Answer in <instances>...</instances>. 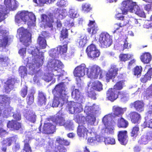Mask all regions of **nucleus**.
Listing matches in <instances>:
<instances>
[{
	"instance_id": "obj_1",
	"label": "nucleus",
	"mask_w": 152,
	"mask_h": 152,
	"mask_svg": "<svg viewBox=\"0 0 152 152\" xmlns=\"http://www.w3.org/2000/svg\"><path fill=\"white\" fill-rule=\"evenodd\" d=\"M29 54L32 55V63L29 65V69L32 73L35 72L36 69L42 66L43 64L44 59V53L39 51L36 47H30L28 49Z\"/></svg>"
},
{
	"instance_id": "obj_2",
	"label": "nucleus",
	"mask_w": 152,
	"mask_h": 152,
	"mask_svg": "<svg viewBox=\"0 0 152 152\" xmlns=\"http://www.w3.org/2000/svg\"><path fill=\"white\" fill-rule=\"evenodd\" d=\"M21 19L24 22L27 23L29 26H34L36 20L35 15L32 12L26 11H23L18 14L15 17V20L18 22Z\"/></svg>"
},
{
	"instance_id": "obj_3",
	"label": "nucleus",
	"mask_w": 152,
	"mask_h": 152,
	"mask_svg": "<svg viewBox=\"0 0 152 152\" xmlns=\"http://www.w3.org/2000/svg\"><path fill=\"white\" fill-rule=\"evenodd\" d=\"M113 113L105 115L103 118L102 121L105 125L106 124H108V118H111L114 121V120L116 121V118L117 117H122L124 113V110L123 108L114 106L113 108Z\"/></svg>"
},
{
	"instance_id": "obj_4",
	"label": "nucleus",
	"mask_w": 152,
	"mask_h": 152,
	"mask_svg": "<svg viewBox=\"0 0 152 152\" xmlns=\"http://www.w3.org/2000/svg\"><path fill=\"white\" fill-rule=\"evenodd\" d=\"M18 32L21 35L20 38V41L25 46H28L31 40V35L30 33L23 27L18 29Z\"/></svg>"
},
{
	"instance_id": "obj_5",
	"label": "nucleus",
	"mask_w": 152,
	"mask_h": 152,
	"mask_svg": "<svg viewBox=\"0 0 152 152\" xmlns=\"http://www.w3.org/2000/svg\"><path fill=\"white\" fill-rule=\"evenodd\" d=\"M101 47L107 48L112 43V37L106 32H103L99 35V39Z\"/></svg>"
},
{
	"instance_id": "obj_6",
	"label": "nucleus",
	"mask_w": 152,
	"mask_h": 152,
	"mask_svg": "<svg viewBox=\"0 0 152 152\" xmlns=\"http://www.w3.org/2000/svg\"><path fill=\"white\" fill-rule=\"evenodd\" d=\"M86 52L88 57L92 60L98 57L100 54V50L93 44H91L87 46L86 50Z\"/></svg>"
},
{
	"instance_id": "obj_7",
	"label": "nucleus",
	"mask_w": 152,
	"mask_h": 152,
	"mask_svg": "<svg viewBox=\"0 0 152 152\" xmlns=\"http://www.w3.org/2000/svg\"><path fill=\"white\" fill-rule=\"evenodd\" d=\"M119 68L118 66L114 64L110 65V67L105 75V78L107 82H109L112 79L117 77Z\"/></svg>"
},
{
	"instance_id": "obj_8",
	"label": "nucleus",
	"mask_w": 152,
	"mask_h": 152,
	"mask_svg": "<svg viewBox=\"0 0 152 152\" xmlns=\"http://www.w3.org/2000/svg\"><path fill=\"white\" fill-rule=\"evenodd\" d=\"M88 73H87L88 77L91 79H97L98 76L102 75V71L100 67L96 65L90 66L88 68Z\"/></svg>"
},
{
	"instance_id": "obj_9",
	"label": "nucleus",
	"mask_w": 152,
	"mask_h": 152,
	"mask_svg": "<svg viewBox=\"0 0 152 152\" xmlns=\"http://www.w3.org/2000/svg\"><path fill=\"white\" fill-rule=\"evenodd\" d=\"M82 103L77 101L76 102L72 101L69 102L67 106L69 113L72 114L81 112L82 110L81 104Z\"/></svg>"
},
{
	"instance_id": "obj_10",
	"label": "nucleus",
	"mask_w": 152,
	"mask_h": 152,
	"mask_svg": "<svg viewBox=\"0 0 152 152\" xmlns=\"http://www.w3.org/2000/svg\"><path fill=\"white\" fill-rule=\"evenodd\" d=\"M41 21L45 23V27L52 28L53 24L54 22L53 14L49 13L47 15L43 14L41 16Z\"/></svg>"
},
{
	"instance_id": "obj_11",
	"label": "nucleus",
	"mask_w": 152,
	"mask_h": 152,
	"mask_svg": "<svg viewBox=\"0 0 152 152\" xmlns=\"http://www.w3.org/2000/svg\"><path fill=\"white\" fill-rule=\"evenodd\" d=\"M88 68L86 67L85 64H82L75 68L73 74L75 77L80 78L83 77L86 72L87 74L88 73Z\"/></svg>"
},
{
	"instance_id": "obj_12",
	"label": "nucleus",
	"mask_w": 152,
	"mask_h": 152,
	"mask_svg": "<svg viewBox=\"0 0 152 152\" xmlns=\"http://www.w3.org/2000/svg\"><path fill=\"white\" fill-rule=\"evenodd\" d=\"M118 81L114 85L113 88L116 90H120L123 89L126 82L125 76L123 73H120L117 77Z\"/></svg>"
},
{
	"instance_id": "obj_13",
	"label": "nucleus",
	"mask_w": 152,
	"mask_h": 152,
	"mask_svg": "<svg viewBox=\"0 0 152 152\" xmlns=\"http://www.w3.org/2000/svg\"><path fill=\"white\" fill-rule=\"evenodd\" d=\"M48 149L47 151L54 149L55 152H66V149L65 147L61 146L59 145H56L55 142L52 140H50L48 142Z\"/></svg>"
},
{
	"instance_id": "obj_14",
	"label": "nucleus",
	"mask_w": 152,
	"mask_h": 152,
	"mask_svg": "<svg viewBox=\"0 0 152 152\" xmlns=\"http://www.w3.org/2000/svg\"><path fill=\"white\" fill-rule=\"evenodd\" d=\"M118 91L114 88H109L106 92V98L111 102H113L118 98Z\"/></svg>"
},
{
	"instance_id": "obj_15",
	"label": "nucleus",
	"mask_w": 152,
	"mask_h": 152,
	"mask_svg": "<svg viewBox=\"0 0 152 152\" xmlns=\"http://www.w3.org/2000/svg\"><path fill=\"white\" fill-rule=\"evenodd\" d=\"M127 132L126 130L120 131L118 132V139L120 143L123 145H126L128 141Z\"/></svg>"
},
{
	"instance_id": "obj_16",
	"label": "nucleus",
	"mask_w": 152,
	"mask_h": 152,
	"mask_svg": "<svg viewBox=\"0 0 152 152\" xmlns=\"http://www.w3.org/2000/svg\"><path fill=\"white\" fill-rule=\"evenodd\" d=\"M7 127L12 131H18L21 128V123L14 120L9 121Z\"/></svg>"
},
{
	"instance_id": "obj_17",
	"label": "nucleus",
	"mask_w": 152,
	"mask_h": 152,
	"mask_svg": "<svg viewBox=\"0 0 152 152\" xmlns=\"http://www.w3.org/2000/svg\"><path fill=\"white\" fill-rule=\"evenodd\" d=\"M129 117L132 123L134 124H139L141 119V115L135 111H132L129 114Z\"/></svg>"
},
{
	"instance_id": "obj_18",
	"label": "nucleus",
	"mask_w": 152,
	"mask_h": 152,
	"mask_svg": "<svg viewBox=\"0 0 152 152\" xmlns=\"http://www.w3.org/2000/svg\"><path fill=\"white\" fill-rule=\"evenodd\" d=\"M84 123L81 122L79 123L77 129V133L78 135L80 137H86L88 132V130L84 125Z\"/></svg>"
},
{
	"instance_id": "obj_19",
	"label": "nucleus",
	"mask_w": 152,
	"mask_h": 152,
	"mask_svg": "<svg viewBox=\"0 0 152 152\" xmlns=\"http://www.w3.org/2000/svg\"><path fill=\"white\" fill-rule=\"evenodd\" d=\"M18 136L17 135L4 139L1 142V145L2 146H10L13 142H16Z\"/></svg>"
},
{
	"instance_id": "obj_20",
	"label": "nucleus",
	"mask_w": 152,
	"mask_h": 152,
	"mask_svg": "<svg viewBox=\"0 0 152 152\" xmlns=\"http://www.w3.org/2000/svg\"><path fill=\"white\" fill-rule=\"evenodd\" d=\"M63 84V83H61L56 85L53 90V94L55 95H58L59 97L62 96L63 93H64L65 92Z\"/></svg>"
},
{
	"instance_id": "obj_21",
	"label": "nucleus",
	"mask_w": 152,
	"mask_h": 152,
	"mask_svg": "<svg viewBox=\"0 0 152 152\" xmlns=\"http://www.w3.org/2000/svg\"><path fill=\"white\" fill-rule=\"evenodd\" d=\"M56 127L52 124L46 123L44 124L43 127V132L45 134H52L55 131Z\"/></svg>"
},
{
	"instance_id": "obj_22",
	"label": "nucleus",
	"mask_w": 152,
	"mask_h": 152,
	"mask_svg": "<svg viewBox=\"0 0 152 152\" xmlns=\"http://www.w3.org/2000/svg\"><path fill=\"white\" fill-rule=\"evenodd\" d=\"M52 121L55 123L57 125L62 126L64 123L65 120L62 117V113H59L57 114L56 116L52 118Z\"/></svg>"
},
{
	"instance_id": "obj_23",
	"label": "nucleus",
	"mask_w": 152,
	"mask_h": 152,
	"mask_svg": "<svg viewBox=\"0 0 152 152\" xmlns=\"http://www.w3.org/2000/svg\"><path fill=\"white\" fill-rule=\"evenodd\" d=\"M72 97L75 99L76 101L80 103H83L84 102V98L78 89H75L72 93Z\"/></svg>"
},
{
	"instance_id": "obj_24",
	"label": "nucleus",
	"mask_w": 152,
	"mask_h": 152,
	"mask_svg": "<svg viewBox=\"0 0 152 152\" xmlns=\"http://www.w3.org/2000/svg\"><path fill=\"white\" fill-rule=\"evenodd\" d=\"M122 6L126 8L131 12H133V9L136 5L134 3L130 0H124L121 3Z\"/></svg>"
},
{
	"instance_id": "obj_25",
	"label": "nucleus",
	"mask_w": 152,
	"mask_h": 152,
	"mask_svg": "<svg viewBox=\"0 0 152 152\" xmlns=\"http://www.w3.org/2000/svg\"><path fill=\"white\" fill-rule=\"evenodd\" d=\"M141 61L144 64L150 63L152 59V56L149 52H145L140 56Z\"/></svg>"
},
{
	"instance_id": "obj_26",
	"label": "nucleus",
	"mask_w": 152,
	"mask_h": 152,
	"mask_svg": "<svg viewBox=\"0 0 152 152\" xmlns=\"http://www.w3.org/2000/svg\"><path fill=\"white\" fill-rule=\"evenodd\" d=\"M4 4L7 8L15 9L18 6V1L15 0H4Z\"/></svg>"
},
{
	"instance_id": "obj_27",
	"label": "nucleus",
	"mask_w": 152,
	"mask_h": 152,
	"mask_svg": "<svg viewBox=\"0 0 152 152\" xmlns=\"http://www.w3.org/2000/svg\"><path fill=\"white\" fill-rule=\"evenodd\" d=\"M69 42L68 40H65L62 42V43L63 44V46L60 45L57 47V51L58 53L63 54L66 53L67 50V45Z\"/></svg>"
},
{
	"instance_id": "obj_28",
	"label": "nucleus",
	"mask_w": 152,
	"mask_h": 152,
	"mask_svg": "<svg viewBox=\"0 0 152 152\" xmlns=\"http://www.w3.org/2000/svg\"><path fill=\"white\" fill-rule=\"evenodd\" d=\"M14 79L12 78L8 79L5 82L4 86L5 92L7 93H9L13 88Z\"/></svg>"
},
{
	"instance_id": "obj_29",
	"label": "nucleus",
	"mask_w": 152,
	"mask_h": 152,
	"mask_svg": "<svg viewBox=\"0 0 152 152\" xmlns=\"http://www.w3.org/2000/svg\"><path fill=\"white\" fill-rule=\"evenodd\" d=\"M115 18L118 20H120L121 21L118 23L119 24L120 26L122 27L126 26L129 23V20L127 18H125L124 16H119L118 14H117L115 15Z\"/></svg>"
},
{
	"instance_id": "obj_30",
	"label": "nucleus",
	"mask_w": 152,
	"mask_h": 152,
	"mask_svg": "<svg viewBox=\"0 0 152 152\" xmlns=\"http://www.w3.org/2000/svg\"><path fill=\"white\" fill-rule=\"evenodd\" d=\"M37 103L39 105H45L46 104L47 99L46 96L42 92H40L38 93Z\"/></svg>"
},
{
	"instance_id": "obj_31",
	"label": "nucleus",
	"mask_w": 152,
	"mask_h": 152,
	"mask_svg": "<svg viewBox=\"0 0 152 152\" xmlns=\"http://www.w3.org/2000/svg\"><path fill=\"white\" fill-rule=\"evenodd\" d=\"M50 67L51 70L57 71L62 67L61 62L57 60H53L51 63Z\"/></svg>"
},
{
	"instance_id": "obj_32",
	"label": "nucleus",
	"mask_w": 152,
	"mask_h": 152,
	"mask_svg": "<svg viewBox=\"0 0 152 152\" xmlns=\"http://www.w3.org/2000/svg\"><path fill=\"white\" fill-rule=\"evenodd\" d=\"M133 105L134 107L137 111L140 112L143 111L144 104L142 101H136L134 102Z\"/></svg>"
},
{
	"instance_id": "obj_33",
	"label": "nucleus",
	"mask_w": 152,
	"mask_h": 152,
	"mask_svg": "<svg viewBox=\"0 0 152 152\" xmlns=\"http://www.w3.org/2000/svg\"><path fill=\"white\" fill-rule=\"evenodd\" d=\"M128 121L123 118L121 117L117 121V126L119 128H126L128 126Z\"/></svg>"
},
{
	"instance_id": "obj_34",
	"label": "nucleus",
	"mask_w": 152,
	"mask_h": 152,
	"mask_svg": "<svg viewBox=\"0 0 152 152\" xmlns=\"http://www.w3.org/2000/svg\"><path fill=\"white\" fill-rule=\"evenodd\" d=\"M68 33L67 30L66 28H63L61 31L60 36V40L62 42L64 40H68L69 41V39H68Z\"/></svg>"
},
{
	"instance_id": "obj_35",
	"label": "nucleus",
	"mask_w": 152,
	"mask_h": 152,
	"mask_svg": "<svg viewBox=\"0 0 152 152\" xmlns=\"http://www.w3.org/2000/svg\"><path fill=\"white\" fill-rule=\"evenodd\" d=\"M37 41L40 49H44L46 48L47 43L46 40L44 37L39 36L38 37Z\"/></svg>"
},
{
	"instance_id": "obj_36",
	"label": "nucleus",
	"mask_w": 152,
	"mask_h": 152,
	"mask_svg": "<svg viewBox=\"0 0 152 152\" xmlns=\"http://www.w3.org/2000/svg\"><path fill=\"white\" fill-rule=\"evenodd\" d=\"M93 88L98 91H100L103 89V85L99 81H94L92 84Z\"/></svg>"
},
{
	"instance_id": "obj_37",
	"label": "nucleus",
	"mask_w": 152,
	"mask_h": 152,
	"mask_svg": "<svg viewBox=\"0 0 152 152\" xmlns=\"http://www.w3.org/2000/svg\"><path fill=\"white\" fill-rule=\"evenodd\" d=\"M118 97L121 101L123 102H125L129 99V96L124 91H118Z\"/></svg>"
},
{
	"instance_id": "obj_38",
	"label": "nucleus",
	"mask_w": 152,
	"mask_h": 152,
	"mask_svg": "<svg viewBox=\"0 0 152 152\" xmlns=\"http://www.w3.org/2000/svg\"><path fill=\"white\" fill-rule=\"evenodd\" d=\"M134 8L133 12H134L136 14L141 17L144 18L146 17L144 11L140 9L138 6L136 5Z\"/></svg>"
},
{
	"instance_id": "obj_39",
	"label": "nucleus",
	"mask_w": 152,
	"mask_h": 152,
	"mask_svg": "<svg viewBox=\"0 0 152 152\" xmlns=\"http://www.w3.org/2000/svg\"><path fill=\"white\" fill-rule=\"evenodd\" d=\"M86 43V40L82 36L79 37L76 41V44L79 48L83 47Z\"/></svg>"
},
{
	"instance_id": "obj_40",
	"label": "nucleus",
	"mask_w": 152,
	"mask_h": 152,
	"mask_svg": "<svg viewBox=\"0 0 152 152\" xmlns=\"http://www.w3.org/2000/svg\"><path fill=\"white\" fill-rule=\"evenodd\" d=\"M142 70V68L141 66H136L133 69V74L137 77H140L141 75Z\"/></svg>"
},
{
	"instance_id": "obj_41",
	"label": "nucleus",
	"mask_w": 152,
	"mask_h": 152,
	"mask_svg": "<svg viewBox=\"0 0 152 152\" xmlns=\"http://www.w3.org/2000/svg\"><path fill=\"white\" fill-rule=\"evenodd\" d=\"M34 94L33 92H31L29 93L27 95L26 101L28 105H31L33 103L34 100Z\"/></svg>"
},
{
	"instance_id": "obj_42",
	"label": "nucleus",
	"mask_w": 152,
	"mask_h": 152,
	"mask_svg": "<svg viewBox=\"0 0 152 152\" xmlns=\"http://www.w3.org/2000/svg\"><path fill=\"white\" fill-rule=\"evenodd\" d=\"M25 116L26 119L31 123H34L36 121V115L33 113H29L28 114H26Z\"/></svg>"
},
{
	"instance_id": "obj_43",
	"label": "nucleus",
	"mask_w": 152,
	"mask_h": 152,
	"mask_svg": "<svg viewBox=\"0 0 152 152\" xmlns=\"http://www.w3.org/2000/svg\"><path fill=\"white\" fill-rule=\"evenodd\" d=\"M144 96L148 99L152 98V84L146 89Z\"/></svg>"
},
{
	"instance_id": "obj_44",
	"label": "nucleus",
	"mask_w": 152,
	"mask_h": 152,
	"mask_svg": "<svg viewBox=\"0 0 152 152\" xmlns=\"http://www.w3.org/2000/svg\"><path fill=\"white\" fill-rule=\"evenodd\" d=\"M9 37L8 36H4L2 39H0V48H5L9 40Z\"/></svg>"
},
{
	"instance_id": "obj_45",
	"label": "nucleus",
	"mask_w": 152,
	"mask_h": 152,
	"mask_svg": "<svg viewBox=\"0 0 152 152\" xmlns=\"http://www.w3.org/2000/svg\"><path fill=\"white\" fill-rule=\"evenodd\" d=\"M99 138L102 140L104 139V142L105 144L114 145L115 143V139L113 138L110 137L106 138L100 137Z\"/></svg>"
},
{
	"instance_id": "obj_46",
	"label": "nucleus",
	"mask_w": 152,
	"mask_h": 152,
	"mask_svg": "<svg viewBox=\"0 0 152 152\" xmlns=\"http://www.w3.org/2000/svg\"><path fill=\"white\" fill-rule=\"evenodd\" d=\"M27 72V68L26 66H21L19 67L18 72L21 77H24L25 76H26Z\"/></svg>"
},
{
	"instance_id": "obj_47",
	"label": "nucleus",
	"mask_w": 152,
	"mask_h": 152,
	"mask_svg": "<svg viewBox=\"0 0 152 152\" xmlns=\"http://www.w3.org/2000/svg\"><path fill=\"white\" fill-rule=\"evenodd\" d=\"M131 57V55H129L128 54H120L119 57L121 61L125 62L129 60Z\"/></svg>"
},
{
	"instance_id": "obj_48",
	"label": "nucleus",
	"mask_w": 152,
	"mask_h": 152,
	"mask_svg": "<svg viewBox=\"0 0 152 152\" xmlns=\"http://www.w3.org/2000/svg\"><path fill=\"white\" fill-rule=\"evenodd\" d=\"M91 9L92 8L90 4L86 3L82 4V11L84 13H88L90 12Z\"/></svg>"
},
{
	"instance_id": "obj_49",
	"label": "nucleus",
	"mask_w": 152,
	"mask_h": 152,
	"mask_svg": "<svg viewBox=\"0 0 152 152\" xmlns=\"http://www.w3.org/2000/svg\"><path fill=\"white\" fill-rule=\"evenodd\" d=\"M139 130V128L138 125H136L134 126L130 132V136L132 137H136L138 134V132Z\"/></svg>"
},
{
	"instance_id": "obj_50",
	"label": "nucleus",
	"mask_w": 152,
	"mask_h": 152,
	"mask_svg": "<svg viewBox=\"0 0 152 152\" xmlns=\"http://www.w3.org/2000/svg\"><path fill=\"white\" fill-rule=\"evenodd\" d=\"M114 128L113 126H110L108 124L104 129V133L107 134H112L114 133Z\"/></svg>"
},
{
	"instance_id": "obj_51",
	"label": "nucleus",
	"mask_w": 152,
	"mask_h": 152,
	"mask_svg": "<svg viewBox=\"0 0 152 152\" xmlns=\"http://www.w3.org/2000/svg\"><path fill=\"white\" fill-rule=\"evenodd\" d=\"M99 29L96 25H93L92 27L91 28H87V31L88 32L92 35H93L96 34Z\"/></svg>"
},
{
	"instance_id": "obj_52",
	"label": "nucleus",
	"mask_w": 152,
	"mask_h": 152,
	"mask_svg": "<svg viewBox=\"0 0 152 152\" xmlns=\"http://www.w3.org/2000/svg\"><path fill=\"white\" fill-rule=\"evenodd\" d=\"M54 75L53 74L48 73L44 74L43 77V79L46 82H49L52 80Z\"/></svg>"
},
{
	"instance_id": "obj_53",
	"label": "nucleus",
	"mask_w": 152,
	"mask_h": 152,
	"mask_svg": "<svg viewBox=\"0 0 152 152\" xmlns=\"http://www.w3.org/2000/svg\"><path fill=\"white\" fill-rule=\"evenodd\" d=\"M96 106H95L94 104L91 106L86 107L85 109V111L88 113H90L93 111H96Z\"/></svg>"
},
{
	"instance_id": "obj_54",
	"label": "nucleus",
	"mask_w": 152,
	"mask_h": 152,
	"mask_svg": "<svg viewBox=\"0 0 152 152\" xmlns=\"http://www.w3.org/2000/svg\"><path fill=\"white\" fill-rule=\"evenodd\" d=\"M64 123L62 126H64L66 129H72V124L70 121H65Z\"/></svg>"
},
{
	"instance_id": "obj_55",
	"label": "nucleus",
	"mask_w": 152,
	"mask_h": 152,
	"mask_svg": "<svg viewBox=\"0 0 152 152\" xmlns=\"http://www.w3.org/2000/svg\"><path fill=\"white\" fill-rule=\"evenodd\" d=\"M23 150L26 152H31V147L28 141L25 142Z\"/></svg>"
},
{
	"instance_id": "obj_56",
	"label": "nucleus",
	"mask_w": 152,
	"mask_h": 152,
	"mask_svg": "<svg viewBox=\"0 0 152 152\" xmlns=\"http://www.w3.org/2000/svg\"><path fill=\"white\" fill-rule=\"evenodd\" d=\"M69 15L71 18H74L77 17L79 15L77 14V11L74 9H71L69 10Z\"/></svg>"
},
{
	"instance_id": "obj_57",
	"label": "nucleus",
	"mask_w": 152,
	"mask_h": 152,
	"mask_svg": "<svg viewBox=\"0 0 152 152\" xmlns=\"http://www.w3.org/2000/svg\"><path fill=\"white\" fill-rule=\"evenodd\" d=\"M27 92L28 87L26 86H25L21 89L20 94L22 97L25 98L27 95Z\"/></svg>"
},
{
	"instance_id": "obj_58",
	"label": "nucleus",
	"mask_w": 152,
	"mask_h": 152,
	"mask_svg": "<svg viewBox=\"0 0 152 152\" xmlns=\"http://www.w3.org/2000/svg\"><path fill=\"white\" fill-rule=\"evenodd\" d=\"M151 78L150 75H148L147 73H146L141 78L140 80L143 83H146L148 80H150Z\"/></svg>"
},
{
	"instance_id": "obj_59",
	"label": "nucleus",
	"mask_w": 152,
	"mask_h": 152,
	"mask_svg": "<svg viewBox=\"0 0 152 152\" xmlns=\"http://www.w3.org/2000/svg\"><path fill=\"white\" fill-rule=\"evenodd\" d=\"M59 98L58 96L55 97L53 99L52 104V106L53 107H57L60 103Z\"/></svg>"
},
{
	"instance_id": "obj_60",
	"label": "nucleus",
	"mask_w": 152,
	"mask_h": 152,
	"mask_svg": "<svg viewBox=\"0 0 152 152\" xmlns=\"http://www.w3.org/2000/svg\"><path fill=\"white\" fill-rule=\"evenodd\" d=\"M138 142L140 144H146L148 142V138L145 136H142L139 140Z\"/></svg>"
},
{
	"instance_id": "obj_61",
	"label": "nucleus",
	"mask_w": 152,
	"mask_h": 152,
	"mask_svg": "<svg viewBox=\"0 0 152 152\" xmlns=\"http://www.w3.org/2000/svg\"><path fill=\"white\" fill-rule=\"evenodd\" d=\"M56 4L59 7H64L66 6V2L64 0H59Z\"/></svg>"
},
{
	"instance_id": "obj_62",
	"label": "nucleus",
	"mask_w": 152,
	"mask_h": 152,
	"mask_svg": "<svg viewBox=\"0 0 152 152\" xmlns=\"http://www.w3.org/2000/svg\"><path fill=\"white\" fill-rule=\"evenodd\" d=\"M96 118L94 116H90L88 118L87 120L89 124L91 125H93L96 121Z\"/></svg>"
},
{
	"instance_id": "obj_63",
	"label": "nucleus",
	"mask_w": 152,
	"mask_h": 152,
	"mask_svg": "<svg viewBox=\"0 0 152 152\" xmlns=\"http://www.w3.org/2000/svg\"><path fill=\"white\" fill-rule=\"evenodd\" d=\"M5 15V13L3 9L0 8V22L4 19Z\"/></svg>"
},
{
	"instance_id": "obj_64",
	"label": "nucleus",
	"mask_w": 152,
	"mask_h": 152,
	"mask_svg": "<svg viewBox=\"0 0 152 152\" xmlns=\"http://www.w3.org/2000/svg\"><path fill=\"white\" fill-rule=\"evenodd\" d=\"M20 148V145L19 143H15L13 146L12 150L13 152H17Z\"/></svg>"
}]
</instances>
